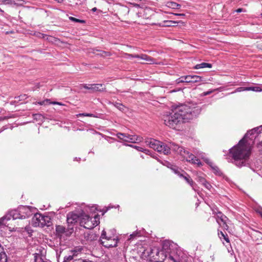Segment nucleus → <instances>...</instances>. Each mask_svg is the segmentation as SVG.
Returning a JSON list of instances; mask_svg holds the SVG:
<instances>
[{"label":"nucleus","mask_w":262,"mask_h":262,"mask_svg":"<svg viewBox=\"0 0 262 262\" xmlns=\"http://www.w3.org/2000/svg\"><path fill=\"white\" fill-rule=\"evenodd\" d=\"M111 232H112L113 235V234L115 235V233H114V232H115V230H113L112 231H111ZM113 238V236H112L111 235L107 236L106 231L104 230L102 231L101 235V237H100L101 242H109L110 240L112 239Z\"/></svg>","instance_id":"nucleus-19"},{"label":"nucleus","mask_w":262,"mask_h":262,"mask_svg":"<svg viewBox=\"0 0 262 262\" xmlns=\"http://www.w3.org/2000/svg\"><path fill=\"white\" fill-rule=\"evenodd\" d=\"M126 56L128 57L140 58V56H141V55H133L130 54H126Z\"/></svg>","instance_id":"nucleus-44"},{"label":"nucleus","mask_w":262,"mask_h":262,"mask_svg":"<svg viewBox=\"0 0 262 262\" xmlns=\"http://www.w3.org/2000/svg\"><path fill=\"white\" fill-rule=\"evenodd\" d=\"M69 19L71 21L75 22V23H81V24H84L85 22V20H84L79 19H78V18H75L74 17H72V16L70 17Z\"/></svg>","instance_id":"nucleus-37"},{"label":"nucleus","mask_w":262,"mask_h":262,"mask_svg":"<svg viewBox=\"0 0 262 262\" xmlns=\"http://www.w3.org/2000/svg\"><path fill=\"white\" fill-rule=\"evenodd\" d=\"M140 59L144 60L149 63H153L154 61V59L153 58L146 54H141L140 56Z\"/></svg>","instance_id":"nucleus-28"},{"label":"nucleus","mask_w":262,"mask_h":262,"mask_svg":"<svg viewBox=\"0 0 262 262\" xmlns=\"http://www.w3.org/2000/svg\"><path fill=\"white\" fill-rule=\"evenodd\" d=\"M77 117L85 116V117H95V118L97 117V116L96 115H95L93 114H91V113H80V114L77 115Z\"/></svg>","instance_id":"nucleus-36"},{"label":"nucleus","mask_w":262,"mask_h":262,"mask_svg":"<svg viewBox=\"0 0 262 262\" xmlns=\"http://www.w3.org/2000/svg\"><path fill=\"white\" fill-rule=\"evenodd\" d=\"M171 169L175 173L177 174L179 176L181 174L180 173V169H179V168L175 166L173 167H172Z\"/></svg>","instance_id":"nucleus-43"},{"label":"nucleus","mask_w":262,"mask_h":262,"mask_svg":"<svg viewBox=\"0 0 262 262\" xmlns=\"http://www.w3.org/2000/svg\"><path fill=\"white\" fill-rule=\"evenodd\" d=\"M34 119L36 120H41L42 121L43 119V117L42 115L39 114H36L33 115Z\"/></svg>","instance_id":"nucleus-40"},{"label":"nucleus","mask_w":262,"mask_h":262,"mask_svg":"<svg viewBox=\"0 0 262 262\" xmlns=\"http://www.w3.org/2000/svg\"><path fill=\"white\" fill-rule=\"evenodd\" d=\"M261 127H262L261 126L247 132L244 138L239 141L238 144L230 149V155L233 160L232 163L236 166L241 167L248 164L247 162L251 154V147L246 143L245 139L250 136H254L255 134L256 135L260 134L259 128Z\"/></svg>","instance_id":"nucleus-2"},{"label":"nucleus","mask_w":262,"mask_h":262,"mask_svg":"<svg viewBox=\"0 0 262 262\" xmlns=\"http://www.w3.org/2000/svg\"><path fill=\"white\" fill-rule=\"evenodd\" d=\"M97 10V8H96V7H94V8H93L92 9V11L93 12H95V11H96Z\"/></svg>","instance_id":"nucleus-56"},{"label":"nucleus","mask_w":262,"mask_h":262,"mask_svg":"<svg viewBox=\"0 0 262 262\" xmlns=\"http://www.w3.org/2000/svg\"><path fill=\"white\" fill-rule=\"evenodd\" d=\"M253 137H254L255 138H256V136H253L251 138H252Z\"/></svg>","instance_id":"nucleus-60"},{"label":"nucleus","mask_w":262,"mask_h":262,"mask_svg":"<svg viewBox=\"0 0 262 262\" xmlns=\"http://www.w3.org/2000/svg\"><path fill=\"white\" fill-rule=\"evenodd\" d=\"M115 106L117 107L118 109H119L120 110H121V109L123 108V106L122 105V104L121 103H116L115 104Z\"/></svg>","instance_id":"nucleus-47"},{"label":"nucleus","mask_w":262,"mask_h":262,"mask_svg":"<svg viewBox=\"0 0 262 262\" xmlns=\"http://www.w3.org/2000/svg\"><path fill=\"white\" fill-rule=\"evenodd\" d=\"M181 149V150L179 155L182 156L186 161L191 163L192 164H197L199 167H201L203 165L200 160L196 158L194 155L190 153L187 149L183 147Z\"/></svg>","instance_id":"nucleus-5"},{"label":"nucleus","mask_w":262,"mask_h":262,"mask_svg":"<svg viewBox=\"0 0 262 262\" xmlns=\"http://www.w3.org/2000/svg\"><path fill=\"white\" fill-rule=\"evenodd\" d=\"M171 14H172L173 15H174L175 16H185V14L184 13H171Z\"/></svg>","instance_id":"nucleus-51"},{"label":"nucleus","mask_w":262,"mask_h":262,"mask_svg":"<svg viewBox=\"0 0 262 262\" xmlns=\"http://www.w3.org/2000/svg\"><path fill=\"white\" fill-rule=\"evenodd\" d=\"M203 179H204V178H201L200 179V182H201L202 184H203Z\"/></svg>","instance_id":"nucleus-59"},{"label":"nucleus","mask_w":262,"mask_h":262,"mask_svg":"<svg viewBox=\"0 0 262 262\" xmlns=\"http://www.w3.org/2000/svg\"><path fill=\"white\" fill-rule=\"evenodd\" d=\"M201 111L199 106L191 107L182 104L175 107L171 113L163 115L162 120L166 126L177 129L182 124L196 118Z\"/></svg>","instance_id":"nucleus-1"},{"label":"nucleus","mask_w":262,"mask_h":262,"mask_svg":"<svg viewBox=\"0 0 262 262\" xmlns=\"http://www.w3.org/2000/svg\"><path fill=\"white\" fill-rule=\"evenodd\" d=\"M223 228L226 230H228V226L227 224V223H226L225 224H223Z\"/></svg>","instance_id":"nucleus-54"},{"label":"nucleus","mask_w":262,"mask_h":262,"mask_svg":"<svg viewBox=\"0 0 262 262\" xmlns=\"http://www.w3.org/2000/svg\"><path fill=\"white\" fill-rule=\"evenodd\" d=\"M218 235L221 239L223 238L227 243H230L228 236L226 233H223L222 231H220L218 232Z\"/></svg>","instance_id":"nucleus-29"},{"label":"nucleus","mask_w":262,"mask_h":262,"mask_svg":"<svg viewBox=\"0 0 262 262\" xmlns=\"http://www.w3.org/2000/svg\"><path fill=\"white\" fill-rule=\"evenodd\" d=\"M19 207H18L17 209L13 210L9 212V214L3 216L2 218H4L3 221H2L1 224H0V228H1L3 225H5L6 223H4V222L5 220H7V221L10 220L11 217L13 218V220H16L17 219H22V216L21 215V213L19 212Z\"/></svg>","instance_id":"nucleus-11"},{"label":"nucleus","mask_w":262,"mask_h":262,"mask_svg":"<svg viewBox=\"0 0 262 262\" xmlns=\"http://www.w3.org/2000/svg\"><path fill=\"white\" fill-rule=\"evenodd\" d=\"M133 5L135 7H137V8L140 7V5L137 4H134Z\"/></svg>","instance_id":"nucleus-57"},{"label":"nucleus","mask_w":262,"mask_h":262,"mask_svg":"<svg viewBox=\"0 0 262 262\" xmlns=\"http://www.w3.org/2000/svg\"><path fill=\"white\" fill-rule=\"evenodd\" d=\"M168 259L171 260V262H188V260L186 259H181L178 260L177 258L172 255H169Z\"/></svg>","instance_id":"nucleus-33"},{"label":"nucleus","mask_w":262,"mask_h":262,"mask_svg":"<svg viewBox=\"0 0 262 262\" xmlns=\"http://www.w3.org/2000/svg\"><path fill=\"white\" fill-rule=\"evenodd\" d=\"M179 22L173 20H164L162 23L159 24L160 27H171L173 26V24H178Z\"/></svg>","instance_id":"nucleus-22"},{"label":"nucleus","mask_w":262,"mask_h":262,"mask_svg":"<svg viewBox=\"0 0 262 262\" xmlns=\"http://www.w3.org/2000/svg\"><path fill=\"white\" fill-rule=\"evenodd\" d=\"M93 53L97 56L100 57H105L112 55V53L110 52H107L103 50H100L96 49H93Z\"/></svg>","instance_id":"nucleus-20"},{"label":"nucleus","mask_w":262,"mask_h":262,"mask_svg":"<svg viewBox=\"0 0 262 262\" xmlns=\"http://www.w3.org/2000/svg\"><path fill=\"white\" fill-rule=\"evenodd\" d=\"M32 224L36 227H49L52 225L51 219L49 216L42 215L40 213H36L32 218Z\"/></svg>","instance_id":"nucleus-4"},{"label":"nucleus","mask_w":262,"mask_h":262,"mask_svg":"<svg viewBox=\"0 0 262 262\" xmlns=\"http://www.w3.org/2000/svg\"><path fill=\"white\" fill-rule=\"evenodd\" d=\"M116 136L123 141L129 143H136L141 141V138L137 135L118 133L116 134Z\"/></svg>","instance_id":"nucleus-8"},{"label":"nucleus","mask_w":262,"mask_h":262,"mask_svg":"<svg viewBox=\"0 0 262 262\" xmlns=\"http://www.w3.org/2000/svg\"><path fill=\"white\" fill-rule=\"evenodd\" d=\"M34 209L30 206H19V212H20L22 216V219H25L26 217H29L32 215L33 214H35L33 212Z\"/></svg>","instance_id":"nucleus-13"},{"label":"nucleus","mask_w":262,"mask_h":262,"mask_svg":"<svg viewBox=\"0 0 262 262\" xmlns=\"http://www.w3.org/2000/svg\"><path fill=\"white\" fill-rule=\"evenodd\" d=\"M203 185L208 190H210L212 188L211 184L208 182L205 179H203Z\"/></svg>","instance_id":"nucleus-38"},{"label":"nucleus","mask_w":262,"mask_h":262,"mask_svg":"<svg viewBox=\"0 0 262 262\" xmlns=\"http://www.w3.org/2000/svg\"><path fill=\"white\" fill-rule=\"evenodd\" d=\"M71 230L69 229L68 227L66 229L64 226L62 225H57L56 226V234L58 236H62L63 234H66V235H69L71 233H70V231Z\"/></svg>","instance_id":"nucleus-17"},{"label":"nucleus","mask_w":262,"mask_h":262,"mask_svg":"<svg viewBox=\"0 0 262 262\" xmlns=\"http://www.w3.org/2000/svg\"><path fill=\"white\" fill-rule=\"evenodd\" d=\"M169 255L163 250L159 249L158 255H154L152 256V260L155 262H171V260H168Z\"/></svg>","instance_id":"nucleus-12"},{"label":"nucleus","mask_w":262,"mask_h":262,"mask_svg":"<svg viewBox=\"0 0 262 262\" xmlns=\"http://www.w3.org/2000/svg\"><path fill=\"white\" fill-rule=\"evenodd\" d=\"M115 235L113 234V238L109 242H102L101 244L106 248L115 247L117 246L118 240Z\"/></svg>","instance_id":"nucleus-18"},{"label":"nucleus","mask_w":262,"mask_h":262,"mask_svg":"<svg viewBox=\"0 0 262 262\" xmlns=\"http://www.w3.org/2000/svg\"><path fill=\"white\" fill-rule=\"evenodd\" d=\"M8 1L9 0H5V1H4V2H7V1Z\"/></svg>","instance_id":"nucleus-61"},{"label":"nucleus","mask_w":262,"mask_h":262,"mask_svg":"<svg viewBox=\"0 0 262 262\" xmlns=\"http://www.w3.org/2000/svg\"><path fill=\"white\" fill-rule=\"evenodd\" d=\"M35 104H38L40 105H45L47 104H58V105H61V103L58 102H51L50 99H47L43 101L36 102L35 103Z\"/></svg>","instance_id":"nucleus-27"},{"label":"nucleus","mask_w":262,"mask_h":262,"mask_svg":"<svg viewBox=\"0 0 262 262\" xmlns=\"http://www.w3.org/2000/svg\"><path fill=\"white\" fill-rule=\"evenodd\" d=\"M181 79H181V77H180V78H179L178 79H177L176 80V82H177V84H179V83H182V81H183V80H181Z\"/></svg>","instance_id":"nucleus-53"},{"label":"nucleus","mask_w":262,"mask_h":262,"mask_svg":"<svg viewBox=\"0 0 262 262\" xmlns=\"http://www.w3.org/2000/svg\"><path fill=\"white\" fill-rule=\"evenodd\" d=\"M80 88H83L89 90V93H93L96 92H103L105 88L103 84H80Z\"/></svg>","instance_id":"nucleus-9"},{"label":"nucleus","mask_w":262,"mask_h":262,"mask_svg":"<svg viewBox=\"0 0 262 262\" xmlns=\"http://www.w3.org/2000/svg\"><path fill=\"white\" fill-rule=\"evenodd\" d=\"M55 1H57L59 3H61L63 0H55Z\"/></svg>","instance_id":"nucleus-58"},{"label":"nucleus","mask_w":262,"mask_h":262,"mask_svg":"<svg viewBox=\"0 0 262 262\" xmlns=\"http://www.w3.org/2000/svg\"><path fill=\"white\" fill-rule=\"evenodd\" d=\"M79 214L73 212H70L67 214V221L68 225V228L71 231L70 233H72L74 230V225L79 221Z\"/></svg>","instance_id":"nucleus-10"},{"label":"nucleus","mask_w":262,"mask_h":262,"mask_svg":"<svg viewBox=\"0 0 262 262\" xmlns=\"http://www.w3.org/2000/svg\"><path fill=\"white\" fill-rule=\"evenodd\" d=\"M168 147L169 148H170L169 149V151L170 150H172L175 152H176L177 154H179L180 151H181V148H182L183 147H180L179 146V145L174 144V143H172V144H170V146H168Z\"/></svg>","instance_id":"nucleus-23"},{"label":"nucleus","mask_w":262,"mask_h":262,"mask_svg":"<svg viewBox=\"0 0 262 262\" xmlns=\"http://www.w3.org/2000/svg\"><path fill=\"white\" fill-rule=\"evenodd\" d=\"M257 147L258 148H259L260 150L262 151V140L261 142H260L257 144Z\"/></svg>","instance_id":"nucleus-52"},{"label":"nucleus","mask_w":262,"mask_h":262,"mask_svg":"<svg viewBox=\"0 0 262 262\" xmlns=\"http://www.w3.org/2000/svg\"><path fill=\"white\" fill-rule=\"evenodd\" d=\"M167 7L172 9H179L181 8V5L174 2H167L166 4Z\"/></svg>","instance_id":"nucleus-26"},{"label":"nucleus","mask_w":262,"mask_h":262,"mask_svg":"<svg viewBox=\"0 0 262 262\" xmlns=\"http://www.w3.org/2000/svg\"><path fill=\"white\" fill-rule=\"evenodd\" d=\"M173 247V243L168 240L163 241L162 249L165 251L168 255H172V249Z\"/></svg>","instance_id":"nucleus-15"},{"label":"nucleus","mask_w":262,"mask_h":262,"mask_svg":"<svg viewBox=\"0 0 262 262\" xmlns=\"http://www.w3.org/2000/svg\"><path fill=\"white\" fill-rule=\"evenodd\" d=\"M186 175L187 176H184L183 174H181L180 177L183 178L186 180V181L192 187V189L195 190V189L194 186L196 185L195 183L188 174H186Z\"/></svg>","instance_id":"nucleus-21"},{"label":"nucleus","mask_w":262,"mask_h":262,"mask_svg":"<svg viewBox=\"0 0 262 262\" xmlns=\"http://www.w3.org/2000/svg\"><path fill=\"white\" fill-rule=\"evenodd\" d=\"M246 90L247 91H253L255 92H260L262 91L261 89L258 86L246 87Z\"/></svg>","instance_id":"nucleus-34"},{"label":"nucleus","mask_w":262,"mask_h":262,"mask_svg":"<svg viewBox=\"0 0 262 262\" xmlns=\"http://www.w3.org/2000/svg\"><path fill=\"white\" fill-rule=\"evenodd\" d=\"M146 144L158 152L167 155L169 153L168 145L155 139H149L145 141Z\"/></svg>","instance_id":"nucleus-3"},{"label":"nucleus","mask_w":262,"mask_h":262,"mask_svg":"<svg viewBox=\"0 0 262 262\" xmlns=\"http://www.w3.org/2000/svg\"><path fill=\"white\" fill-rule=\"evenodd\" d=\"M141 236V233L140 231H136L134 232L132 234L130 235V238L129 239H133L136 237H139Z\"/></svg>","instance_id":"nucleus-35"},{"label":"nucleus","mask_w":262,"mask_h":262,"mask_svg":"<svg viewBox=\"0 0 262 262\" xmlns=\"http://www.w3.org/2000/svg\"><path fill=\"white\" fill-rule=\"evenodd\" d=\"M126 145L131 146V147H134L138 151H142L146 154H149V153L150 152V151L149 150L144 149L142 147H140V146H133L132 145H130V144H126Z\"/></svg>","instance_id":"nucleus-31"},{"label":"nucleus","mask_w":262,"mask_h":262,"mask_svg":"<svg viewBox=\"0 0 262 262\" xmlns=\"http://www.w3.org/2000/svg\"><path fill=\"white\" fill-rule=\"evenodd\" d=\"M71 252L73 253L72 255H71L73 256L74 258H77V257L78 256V254L79 253L77 252V251H76L75 249L72 250Z\"/></svg>","instance_id":"nucleus-45"},{"label":"nucleus","mask_w":262,"mask_h":262,"mask_svg":"<svg viewBox=\"0 0 262 262\" xmlns=\"http://www.w3.org/2000/svg\"><path fill=\"white\" fill-rule=\"evenodd\" d=\"M202 158L204 159V161L210 166L215 174L220 176L222 175L223 173L220 168L217 166L215 165L211 160L207 158Z\"/></svg>","instance_id":"nucleus-14"},{"label":"nucleus","mask_w":262,"mask_h":262,"mask_svg":"<svg viewBox=\"0 0 262 262\" xmlns=\"http://www.w3.org/2000/svg\"><path fill=\"white\" fill-rule=\"evenodd\" d=\"M171 169L175 173L177 174L179 176L181 174L180 173V169H179V168L175 166L173 167H172Z\"/></svg>","instance_id":"nucleus-42"},{"label":"nucleus","mask_w":262,"mask_h":262,"mask_svg":"<svg viewBox=\"0 0 262 262\" xmlns=\"http://www.w3.org/2000/svg\"><path fill=\"white\" fill-rule=\"evenodd\" d=\"M79 215L80 226L88 229H92L95 226V224H93L91 221V219H90V216L85 214L83 211L79 213Z\"/></svg>","instance_id":"nucleus-7"},{"label":"nucleus","mask_w":262,"mask_h":262,"mask_svg":"<svg viewBox=\"0 0 262 262\" xmlns=\"http://www.w3.org/2000/svg\"><path fill=\"white\" fill-rule=\"evenodd\" d=\"M213 92V91L211 90V91H207V92H205L203 93V95L204 96H207V95H210V94H211L212 92Z\"/></svg>","instance_id":"nucleus-50"},{"label":"nucleus","mask_w":262,"mask_h":262,"mask_svg":"<svg viewBox=\"0 0 262 262\" xmlns=\"http://www.w3.org/2000/svg\"><path fill=\"white\" fill-rule=\"evenodd\" d=\"M186 83H198L203 81V77L198 75H186L185 78Z\"/></svg>","instance_id":"nucleus-16"},{"label":"nucleus","mask_w":262,"mask_h":262,"mask_svg":"<svg viewBox=\"0 0 262 262\" xmlns=\"http://www.w3.org/2000/svg\"><path fill=\"white\" fill-rule=\"evenodd\" d=\"M181 149V150L179 155L182 156L186 161L191 163L192 164H197L199 167H201L203 165L200 160L196 158L194 155L190 153L187 149L183 147Z\"/></svg>","instance_id":"nucleus-6"},{"label":"nucleus","mask_w":262,"mask_h":262,"mask_svg":"<svg viewBox=\"0 0 262 262\" xmlns=\"http://www.w3.org/2000/svg\"><path fill=\"white\" fill-rule=\"evenodd\" d=\"M73 262H93L91 260L85 259H82L81 258H75Z\"/></svg>","instance_id":"nucleus-39"},{"label":"nucleus","mask_w":262,"mask_h":262,"mask_svg":"<svg viewBox=\"0 0 262 262\" xmlns=\"http://www.w3.org/2000/svg\"><path fill=\"white\" fill-rule=\"evenodd\" d=\"M212 66L211 63L202 62V63L196 64L194 67V69H200L205 68H212Z\"/></svg>","instance_id":"nucleus-25"},{"label":"nucleus","mask_w":262,"mask_h":262,"mask_svg":"<svg viewBox=\"0 0 262 262\" xmlns=\"http://www.w3.org/2000/svg\"><path fill=\"white\" fill-rule=\"evenodd\" d=\"M217 217L220 218L221 221L223 224H225L226 223H227V221L228 220V219L227 217V216L223 214L221 212H218Z\"/></svg>","instance_id":"nucleus-32"},{"label":"nucleus","mask_w":262,"mask_h":262,"mask_svg":"<svg viewBox=\"0 0 262 262\" xmlns=\"http://www.w3.org/2000/svg\"><path fill=\"white\" fill-rule=\"evenodd\" d=\"M73 259H74L73 256H72V255L66 256L64 257L63 261L62 262H69L72 260H73Z\"/></svg>","instance_id":"nucleus-41"},{"label":"nucleus","mask_w":262,"mask_h":262,"mask_svg":"<svg viewBox=\"0 0 262 262\" xmlns=\"http://www.w3.org/2000/svg\"><path fill=\"white\" fill-rule=\"evenodd\" d=\"M33 259L30 262H45L39 254L34 253L32 255Z\"/></svg>","instance_id":"nucleus-24"},{"label":"nucleus","mask_w":262,"mask_h":262,"mask_svg":"<svg viewBox=\"0 0 262 262\" xmlns=\"http://www.w3.org/2000/svg\"><path fill=\"white\" fill-rule=\"evenodd\" d=\"M246 87H239V88H237L236 90L235 91V92H242V91H247L246 90Z\"/></svg>","instance_id":"nucleus-46"},{"label":"nucleus","mask_w":262,"mask_h":262,"mask_svg":"<svg viewBox=\"0 0 262 262\" xmlns=\"http://www.w3.org/2000/svg\"><path fill=\"white\" fill-rule=\"evenodd\" d=\"M234 11L237 13H241L242 12H246V10L243 8H238L237 9L235 10Z\"/></svg>","instance_id":"nucleus-49"},{"label":"nucleus","mask_w":262,"mask_h":262,"mask_svg":"<svg viewBox=\"0 0 262 262\" xmlns=\"http://www.w3.org/2000/svg\"><path fill=\"white\" fill-rule=\"evenodd\" d=\"M74 249L77 251V252L79 253H81L83 250V248L81 247H76L74 248Z\"/></svg>","instance_id":"nucleus-48"},{"label":"nucleus","mask_w":262,"mask_h":262,"mask_svg":"<svg viewBox=\"0 0 262 262\" xmlns=\"http://www.w3.org/2000/svg\"><path fill=\"white\" fill-rule=\"evenodd\" d=\"M159 252V249L157 247H154L150 249V252L148 253V256L152 259L154 255H158Z\"/></svg>","instance_id":"nucleus-30"},{"label":"nucleus","mask_w":262,"mask_h":262,"mask_svg":"<svg viewBox=\"0 0 262 262\" xmlns=\"http://www.w3.org/2000/svg\"><path fill=\"white\" fill-rule=\"evenodd\" d=\"M181 79H182L181 80L184 81H182V83H184V82L186 83V81H185L186 80H185V78L186 77V76H181Z\"/></svg>","instance_id":"nucleus-55"}]
</instances>
